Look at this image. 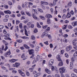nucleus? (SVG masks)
<instances>
[{
	"label": "nucleus",
	"mask_w": 77,
	"mask_h": 77,
	"mask_svg": "<svg viewBox=\"0 0 77 77\" xmlns=\"http://www.w3.org/2000/svg\"><path fill=\"white\" fill-rule=\"evenodd\" d=\"M62 17L63 18V19H65L66 15L65 14H63V15Z\"/></svg>",
	"instance_id": "obj_52"
},
{
	"label": "nucleus",
	"mask_w": 77,
	"mask_h": 77,
	"mask_svg": "<svg viewBox=\"0 0 77 77\" xmlns=\"http://www.w3.org/2000/svg\"><path fill=\"white\" fill-rule=\"evenodd\" d=\"M29 46H30V47H31V48H35V45L33 44H30Z\"/></svg>",
	"instance_id": "obj_36"
},
{
	"label": "nucleus",
	"mask_w": 77,
	"mask_h": 77,
	"mask_svg": "<svg viewBox=\"0 0 77 77\" xmlns=\"http://www.w3.org/2000/svg\"><path fill=\"white\" fill-rule=\"evenodd\" d=\"M29 3L27 2H25V8L27 9V6L29 5Z\"/></svg>",
	"instance_id": "obj_19"
},
{
	"label": "nucleus",
	"mask_w": 77,
	"mask_h": 77,
	"mask_svg": "<svg viewBox=\"0 0 77 77\" xmlns=\"http://www.w3.org/2000/svg\"><path fill=\"white\" fill-rule=\"evenodd\" d=\"M54 63V60L53 59L51 60L49 62V66L50 67L51 66V65H53V64Z\"/></svg>",
	"instance_id": "obj_4"
},
{
	"label": "nucleus",
	"mask_w": 77,
	"mask_h": 77,
	"mask_svg": "<svg viewBox=\"0 0 77 77\" xmlns=\"http://www.w3.org/2000/svg\"><path fill=\"white\" fill-rule=\"evenodd\" d=\"M25 33L26 36H29V35H28V33L27 32V30L26 29H25Z\"/></svg>",
	"instance_id": "obj_25"
},
{
	"label": "nucleus",
	"mask_w": 77,
	"mask_h": 77,
	"mask_svg": "<svg viewBox=\"0 0 77 77\" xmlns=\"http://www.w3.org/2000/svg\"><path fill=\"white\" fill-rule=\"evenodd\" d=\"M17 60H16L14 59L9 60L10 62H11V63H14V62H16V61H17Z\"/></svg>",
	"instance_id": "obj_11"
},
{
	"label": "nucleus",
	"mask_w": 77,
	"mask_h": 77,
	"mask_svg": "<svg viewBox=\"0 0 77 77\" xmlns=\"http://www.w3.org/2000/svg\"><path fill=\"white\" fill-rule=\"evenodd\" d=\"M72 48V46H67L66 47V51H70L71 49Z\"/></svg>",
	"instance_id": "obj_5"
},
{
	"label": "nucleus",
	"mask_w": 77,
	"mask_h": 77,
	"mask_svg": "<svg viewBox=\"0 0 77 77\" xmlns=\"http://www.w3.org/2000/svg\"><path fill=\"white\" fill-rule=\"evenodd\" d=\"M67 5L68 8H71V6H72V3H71V2H69Z\"/></svg>",
	"instance_id": "obj_18"
},
{
	"label": "nucleus",
	"mask_w": 77,
	"mask_h": 77,
	"mask_svg": "<svg viewBox=\"0 0 77 77\" xmlns=\"http://www.w3.org/2000/svg\"><path fill=\"white\" fill-rule=\"evenodd\" d=\"M34 33H37V32H38V29H37L36 28L35 29L34 31Z\"/></svg>",
	"instance_id": "obj_53"
},
{
	"label": "nucleus",
	"mask_w": 77,
	"mask_h": 77,
	"mask_svg": "<svg viewBox=\"0 0 77 77\" xmlns=\"http://www.w3.org/2000/svg\"><path fill=\"white\" fill-rule=\"evenodd\" d=\"M45 70V72L48 74H51V72L50 70L48 69H46Z\"/></svg>",
	"instance_id": "obj_10"
},
{
	"label": "nucleus",
	"mask_w": 77,
	"mask_h": 77,
	"mask_svg": "<svg viewBox=\"0 0 77 77\" xmlns=\"http://www.w3.org/2000/svg\"><path fill=\"white\" fill-rule=\"evenodd\" d=\"M63 65V62L62 61H61V62L59 63L58 64V66H62Z\"/></svg>",
	"instance_id": "obj_22"
},
{
	"label": "nucleus",
	"mask_w": 77,
	"mask_h": 77,
	"mask_svg": "<svg viewBox=\"0 0 77 77\" xmlns=\"http://www.w3.org/2000/svg\"><path fill=\"white\" fill-rule=\"evenodd\" d=\"M4 26L2 25H0V29H2L3 28H4Z\"/></svg>",
	"instance_id": "obj_56"
},
{
	"label": "nucleus",
	"mask_w": 77,
	"mask_h": 77,
	"mask_svg": "<svg viewBox=\"0 0 77 77\" xmlns=\"http://www.w3.org/2000/svg\"><path fill=\"white\" fill-rule=\"evenodd\" d=\"M4 37H5V38H4L6 40H8V38L10 37V34H5V35H4Z\"/></svg>",
	"instance_id": "obj_6"
},
{
	"label": "nucleus",
	"mask_w": 77,
	"mask_h": 77,
	"mask_svg": "<svg viewBox=\"0 0 77 77\" xmlns=\"http://www.w3.org/2000/svg\"><path fill=\"white\" fill-rule=\"evenodd\" d=\"M65 57H66L67 58H68V57H69V56L68 55V54H67V53H65Z\"/></svg>",
	"instance_id": "obj_51"
},
{
	"label": "nucleus",
	"mask_w": 77,
	"mask_h": 77,
	"mask_svg": "<svg viewBox=\"0 0 77 77\" xmlns=\"http://www.w3.org/2000/svg\"><path fill=\"white\" fill-rule=\"evenodd\" d=\"M41 6L42 9H43V10H45V5H42Z\"/></svg>",
	"instance_id": "obj_39"
},
{
	"label": "nucleus",
	"mask_w": 77,
	"mask_h": 77,
	"mask_svg": "<svg viewBox=\"0 0 77 77\" xmlns=\"http://www.w3.org/2000/svg\"><path fill=\"white\" fill-rule=\"evenodd\" d=\"M19 27L20 29H22L23 28V24L20 23L19 24Z\"/></svg>",
	"instance_id": "obj_46"
},
{
	"label": "nucleus",
	"mask_w": 77,
	"mask_h": 77,
	"mask_svg": "<svg viewBox=\"0 0 77 77\" xmlns=\"http://www.w3.org/2000/svg\"><path fill=\"white\" fill-rule=\"evenodd\" d=\"M1 68L2 69H6V67H5L3 66H1Z\"/></svg>",
	"instance_id": "obj_61"
},
{
	"label": "nucleus",
	"mask_w": 77,
	"mask_h": 77,
	"mask_svg": "<svg viewBox=\"0 0 77 77\" xmlns=\"http://www.w3.org/2000/svg\"><path fill=\"white\" fill-rule=\"evenodd\" d=\"M48 5L49 4L48 2L45 1H41V5Z\"/></svg>",
	"instance_id": "obj_3"
},
{
	"label": "nucleus",
	"mask_w": 77,
	"mask_h": 77,
	"mask_svg": "<svg viewBox=\"0 0 77 77\" xmlns=\"http://www.w3.org/2000/svg\"><path fill=\"white\" fill-rule=\"evenodd\" d=\"M8 21V19H4L3 20V21H4V22H7Z\"/></svg>",
	"instance_id": "obj_58"
},
{
	"label": "nucleus",
	"mask_w": 77,
	"mask_h": 77,
	"mask_svg": "<svg viewBox=\"0 0 77 77\" xmlns=\"http://www.w3.org/2000/svg\"><path fill=\"white\" fill-rule=\"evenodd\" d=\"M24 47H25V48L26 49H28L29 50V49H30V47H29V46H27V45L25 44L24 45Z\"/></svg>",
	"instance_id": "obj_17"
},
{
	"label": "nucleus",
	"mask_w": 77,
	"mask_h": 77,
	"mask_svg": "<svg viewBox=\"0 0 77 77\" xmlns=\"http://www.w3.org/2000/svg\"><path fill=\"white\" fill-rule=\"evenodd\" d=\"M26 15H27L28 16H29V17H31L32 16V15L31 14H30V13L29 12L26 11Z\"/></svg>",
	"instance_id": "obj_30"
},
{
	"label": "nucleus",
	"mask_w": 77,
	"mask_h": 77,
	"mask_svg": "<svg viewBox=\"0 0 77 77\" xmlns=\"http://www.w3.org/2000/svg\"><path fill=\"white\" fill-rule=\"evenodd\" d=\"M30 61L28 60L27 61L26 64L27 65H30L31 63Z\"/></svg>",
	"instance_id": "obj_31"
},
{
	"label": "nucleus",
	"mask_w": 77,
	"mask_h": 77,
	"mask_svg": "<svg viewBox=\"0 0 77 77\" xmlns=\"http://www.w3.org/2000/svg\"><path fill=\"white\" fill-rule=\"evenodd\" d=\"M72 25L73 27H75V26L77 25V21L73 22L72 23Z\"/></svg>",
	"instance_id": "obj_13"
},
{
	"label": "nucleus",
	"mask_w": 77,
	"mask_h": 77,
	"mask_svg": "<svg viewBox=\"0 0 77 77\" xmlns=\"http://www.w3.org/2000/svg\"><path fill=\"white\" fill-rule=\"evenodd\" d=\"M29 71L31 72H32L33 71V69H32V68H30L29 69Z\"/></svg>",
	"instance_id": "obj_41"
},
{
	"label": "nucleus",
	"mask_w": 77,
	"mask_h": 77,
	"mask_svg": "<svg viewBox=\"0 0 77 77\" xmlns=\"http://www.w3.org/2000/svg\"><path fill=\"white\" fill-rule=\"evenodd\" d=\"M50 11L51 14H53V9L52 8H51Z\"/></svg>",
	"instance_id": "obj_57"
},
{
	"label": "nucleus",
	"mask_w": 77,
	"mask_h": 77,
	"mask_svg": "<svg viewBox=\"0 0 77 77\" xmlns=\"http://www.w3.org/2000/svg\"><path fill=\"white\" fill-rule=\"evenodd\" d=\"M51 70L52 71H54V69H55V68H54V66H51Z\"/></svg>",
	"instance_id": "obj_44"
},
{
	"label": "nucleus",
	"mask_w": 77,
	"mask_h": 77,
	"mask_svg": "<svg viewBox=\"0 0 77 77\" xmlns=\"http://www.w3.org/2000/svg\"><path fill=\"white\" fill-rule=\"evenodd\" d=\"M72 77H77V75L74 73H72L71 74Z\"/></svg>",
	"instance_id": "obj_28"
},
{
	"label": "nucleus",
	"mask_w": 77,
	"mask_h": 77,
	"mask_svg": "<svg viewBox=\"0 0 77 77\" xmlns=\"http://www.w3.org/2000/svg\"><path fill=\"white\" fill-rule=\"evenodd\" d=\"M72 77H77V75L74 73H72L71 74Z\"/></svg>",
	"instance_id": "obj_29"
},
{
	"label": "nucleus",
	"mask_w": 77,
	"mask_h": 77,
	"mask_svg": "<svg viewBox=\"0 0 77 77\" xmlns=\"http://www.w3.org/2000/svg\"><path fill=\"white\" fill-rule=\"evenodd\" d=\"M39 47L37 46L36 47V48H35V50L36 51H39Z\"/></svg>",
	"instance_id": "obj_40"
},
{
	"label": "nucleus",
	"mask_w": 77,
	"mask_h": 77,
	"mask_svg": "<svg viewBox=\"0 0 77 77\" xmlns=\"http://www.w3.org/2000/svg\"><path fill=\"white\" fill-rule=\"evenodd\" d=\"M35 52L34 49H30L29 50V54H33Z\"/></svg>",
	"instance_id": "obj_8"
},
{
	"label": "nucleus",
	"mask_w": 77,
	"mask_h": 77,
	"mask_svg": "<svg viewBox=\"0 0 77 77\" xmlns=\"http://www.w3.org/2000/svg\"><path fill=\"white\" fill-rule=\"evenodd\" d=\"M48 27V26L47 25H46L45 26H42V28H43V29H46V28H47V27Z\"/></svg>",
	"instance_id": "obj_45"
},
{
	"label": "nucleus",
	"mask_w": 77,
	"mask_h": 77,
	"mask_svg": "<svg viewBox=\"0 0 77 77\" xmlns=\"http://www.w3.org/2000/svg\"><path fill=\"white\" fill-rule=\"evenodd\" d=\"M73 68V65L72 64H71L70 65V69H72Z\"/></svg>",
	"instance_id": "obj_47"
},
{
	"label": "nucleus",
	"mask_w": 77,
	"mask_h": 77,
	"mask_svg": "<svg viewBox=\"0 0 77 77\" xmlns=\"http://www.w3.org/2000/svg\"><path fill=\"white\" fill-rule=\"evenodd\" d=\"M4 12L5 14H11V11L9 10L5 11Z\"/></svg>",
	"instance_id": "obj_14"
},
{
	"label": "nucleus",
	"mask_w": 77,
	"mask_h": 77,
	"mask_svg": "<svg viewBox=\"0 0 77 77\" xmlns=\"http://www.w3.org/2000/svg\"><path fill=\"white\" fill-rule=\"evenodd\" d=\"M20 23V21H19L18 20H16V24H18Z\"/></svg>",
	"instance_id": "obj_42"
},
{
	"label": "nucleus",
	"mask_w": 77,
	"mask_h": 77,
	"mask_svg": "<svg viewBox=\"0 0 77 77\" xmlns=\"http://www.w3.org/2000/svg\"><path fill=\"white\" fill-rule=\"evenodd\" d=\"M68 27L69 29H71L73 28L72 26L71 25H68Z\"/></svg>",
	"instance_id": "obj_32"
},
{
	"label": "nucleus",
	"mask_w": 77,
	"mask_h": 77,
	"mask_svg": "<svg viewBox=\"0 0 77 77\" xmlns=\"http://www.w3.org/2000/svg\"><path fill=\"white\" fill-rule=\"evenodd\" d=\"M39 17L43 20H45V18L43 16H39Z\"/></svg>",
	"instance_id": "obj_16"
},
{
	"label": "nucleus",
	"mask_w": 77,
	"mask_h": 77,
	"mask_svg": "<svg viewBox=\"0 0 77 77\" xmlns=\"http://www.w3.org/2000/svg\"><path fill=\"white\" fill-rule=\"evenodd\" d=\"M47 23L48 24H50V23H51L50 19H47Z\"/></svg>",
	"instance_id": "obj_27"
},
{
	"label": "nucleus",
	"mask_w": 77,
	"mask_h": 77,
	"mask_svg": "<svg viewBox=\"0 0 77 77\" xmlns=\"http://www.w3.org/2000/svg\"><path fill=\"white\" fill-rule=\"evenodd\" d=\"M4 8L5 9H8L9 8V7L8 5H5V6Z\"/></svg>",
	"instance_id": "obj_62"
},
{
	"label": "nucleus",
	"mask_w": 77,
	"mask_h": 77,
	"mask_svg": "<svg viewBox=\"0 0 77 77\" xmlns=\"http://www.w3.org/2000/svg\"><path fill=\"white\" fill-rule=\"evenodd\" d=\"M37 26L38 28H41V26L39 25V24L38 23H37Z\"/></svg>",
	"instance_id": "obj_43"
},
{
	"label": "nucleus",
	"mask_w": 77,
	"mask_h": 77,
	"mask_svg": "<svg viewBox=\"0 0 77 77\" xmlns=\"http://www.w3.org/2000/svg\"><path fill=\"white\" fill-rule=\"evenodd\" d=\"M74 32H77V27H76L75 28V29L74 30Z\"/></svg>",
	"instance_id": "obj_64"
},
{
	"label": "nucleus",
	"mask_w": 77,
	"mask_h": 77,
	"mask_svg": "<svg viewBox=\"0 0 77 77\" xmlns=\"http://www.w3.org/2000/svg\"><path fill=\"white\" fill-rule=\"evenodd\" d=\"M48 32H47V31H45V32H44L43 34L45 36H48Z\"/></svg>",
	"instance_id": "obj_15"
},
{
	"label": "nucleus",
	"mask_w": 77,
	"mask_h": 77,
	"mask_svg": "<svg viewBox=\"0 0 77 77\" xmlns=\"http://www.w3.org/2000/svg\"><path fill=\"white\" fill-rule=\"evenodd\" d=\"M73 71L74 72H75L76 73H77V69H73Z\"/></svg>",
	"instance_id": "obj_59"
},
{
	"label": "nucleus",
	"mask_w": 77,
	"mask_h": 77,
	"mask_svg": "<svg viewBox=\"0 0 77 77\" xmlns=\"http://www.w3.org/2000/svg\"><path fill=\"white\" fill-rule=\"evenodd\" d=\"M17 42H19V43H21V42H23V41L21 39L17 40Z\"/></svg>",
	"instance_id": "obj_35"
},
{
	"label": "nucleus",
	"mask_w": 77,
	"mask_h": 77,
	"mask_svg": "<svg viewBox=\"0 0 77 77\" xmlns=\"http://www.w3.org/2000/svg\"><path fill=\"white\" fill-rule=\"evenodd\" d=\"M35 37L34 35H32L31 36V39L32 40H35Z\"/></svg>",
	"instance_id": "obj_24"
},
{
	"label": "nucleus",
	"mask_w": 77,
	"mask_h": 77,
	"mask_svg": "<svg viewBox=\"0 0 77 77\" xmlns=\"http://www.w3.org/2000/svg\"><path fill=\"white\" fill-rule=\"evenodd\" d=\"M26 74L27 76H29L30 75V73L28 71H26Z\"/></svg>",
	"instance_id": "obj_33"
},
{
	"label": "nucleus",
	"mask_w": 77,
	"mask_h": 77,
	"mask_svg": "<svg viewBox=\"0 0 77 77\" xmlns=\"http://www.w3.org/2000/svg\"><path fill=\"white\" fill-rule=\"evenodd\" d=\"M2 42H3V43L4 44H5L6 45H8V42H6V41L5 40H3Z\"/></svg>",
	"instance_id": "obj_34"
},
{
	"label": "nucleus",
	"mask_w": 77,
	"mask_h": 77,
	"mask_svg": "<svg viewBox=\"0 0 77 77\" xmlns=\"http://www.w3.org/2000/svg\"><path fill=\"white\" fill-rule=\"evenodd\" d=\"M32 16L35 20H36L37 19V17L36 16V15H34V14H32Z\"/></svg>",
	"instance_id": "obj_26"
},
{
	"label": "nucleus",
	"mask_w": 77,
	"mask_h": 77,
	"mask_svg": "<svg viewBox=\"0 0 77 77\" xmlns=\"http://www.w3.org/2000/svg\"><path fill=\"white\" fill-rule=\"evenodd\" d=\"M45 18H51L52 17V16L50 14H46L45 15Z\"/></svg>",
	"instance_id": "obj_9"
},
{
	"label": "nucleus",
	"mask_w": 77,
	"mask_h": 77,
	"mask_svg": "<svg viewBox=\"0 0 77 77\" xmlns=\"http://www.w3.org/2000/svg\"><path fill=\"white\" fill-rule=\"evenodd\" d=\"M18 9H19V10H21V6L20 5L18 6Z\"/></svg>",
	"instance_id": "obj_54"
},
{
	"label": "nucleus",
	"mask_w": 77,
	"mask_h": 77,
	"mask_svg": "<svg viewBox=\"0 0 77 77\" xmlns=\"http://www.w3.org/2000/svg\"><path fill=\"white\" fill-rule=\"evenodd\" d=\"M20 14H21L22 15H26V14L24 12V11L22 10L20 11Z\"/></svg>",
	"instance_id": "obj_21"
},
{
	"label": "nucleus",
	"mask_w": 77,
	"mask_h": 77,
	"mask_svg": "<svg viewBox=\"0 0 77 77\" xmlns=\"http://www.w3.org/2000/svg\"><path fill=\"white\" fill-rule=\"evenodd\" d=\"M37 10L38 11V12H41V13H44L43 10L41 8H38Z\"/></svg>",
	"instance_id": "obj_20"
},
{
	"label": "nucleus",
	"mask_w": 77,
	"mask_h": 77,
	"mask_svg": "<svg viewBox=\"0 0 77 77\" xmlns=\"http://www.w3.org/2000/svg\"><path fill=\"white\" fill-rule=\"evenodd\" d=\"M65 71H66V68L65 67H62L59 69V72L61 74L65 72Z\"/></svg>",
	"instance_id": "obj_1"
},
{
	"label": "nucleus",
	"mask_w": 77,
	"mask_h": 77,
	"mask_svg": "<svg viewBox=\"0 0 77 77\" xmlns=\"http://www.w3.org/2000/svg\"><path fill=\"white\" fill-rule=\"evenodd\" d=\"M8 3L9 5H10V6H12V2L9 1Z\"/></svg>",
	"instance_id": "obj_50"
},
{
	"label": "nucleus",
	"mask_w": 77,
	"mask_h": 77,
	"mask_svg": "<svg viewBox=\"0 0 77 77\" xmlns=\"http://www.w3.org/2000/svg\"><path fill=\"white\" fill-rule=\"evenodd\" d=\"M40 58V57H39V55H37L36 57V59L37 60H39V58Z\"/></svg>",
	"instance_id": "obj_48"
},
{
	"label": "nucleus",
	"mask_w": 77,
	"mask_h": 77,
	"mask_svg": "<svg viewBox=\"0 0 77 77\" xmlns=\"http://www.w3.org/2000/svg\"><path fill=\"white\" fill-rule=\"evenodd\" d=\"M66 27H67V25H64L63 27V29L64 30L65 29H66Z\"/></svg>",
	"instance_id": "obj_38"
},
{
	"label": "nucleus",
	"mask_w": 77,
	"mask_h": 77,
	"mask_svg": "<svg viewBox=\"0 0 77 77\" xmlns=\"http://www.w3.org/2000/svg\"><path fill=\"white\" fill-rule=\"evenodd\" d=\"M71 14H70L69 12H68L66 15V18H70V17H71Z\"/></svg>",
	"instance_id": "obj_12"
},
{
	"label": "nucleus",
	"mask_w": 77,
	"mask_h": 77,
	"mask_svg": "<svg viewBox=\"0 0 77 77\" xmlns=\"http://www.w3.org/2000/svg\"><path fill=\"white\" fill-rule=\"evenodd\" d=\"M36 11V9H33L32 10V13L33 14H35V11Z\"/></svg>",
	"instance_id": "obj_37"
},
{
	"label": "nucleus",
	"mask_w": 77,
	"mask_h": 77,
	"mask_svg": "<svg viewBox=\"0 0 77 77\" xmlns=\"http://www.w3.org/2000/svg\"><path fill=\"white\" fill-rule=\"evenodd\" d=\"M55 77H60L59 74H56L55 75Z\"/></svg>",
	"instance_id": "obj_49"
},
{
	"label": "nucleus",
	"mask_w": 77,
	"mask_h": 77,
	"mask_svg": "<svg viewBox=\"0 0 77 77\" xmlns=\"http://www.w3.org/2000/svg\"><path fill=\"white\" fill-rule=\"evenodd\" d=\"M18 71L19 73H20V74L22 76H23V77H24V76H25V74H24V72H23L22 71H21V70H18Z\"/></svg>",
	"instance_id": "obj_7"
},
{
	"label": "nucleus",
	"mask_w": 77,
	"mask_h": 77,
	"mask_svg": "<svg viewBox=\"0 0 77 77\" xmlns=\"http://www.w3.org/2000/svg\"><path fill=\"white\" fill-rule=\"evenodd\" d=\"M11 51H8L4 54V56L6 57H9V56L11 55Z\"/></svg>",
	"instance_id": "obj_2"
},
{
	"label": "nucleus",
	"mask_w": 77,
	"mask_h": 77,
	"mask_svg": "<svg viewBox=\"0 0 77 77\" xmlns=\"http://www.w3.org/2000/svg\"><path fill=\"white\" fill-rule=\"evenodd\" d=\"M16 66V67L18 68L20 65V63H15Z\"/></svg>",
	"instance_id": "obj_23"
},
{
	"label": "nucleus",
	"mask_w": 77,
	"mask_h": 77,
	"mask_svg": "<svg viewBox=\"0 0 77 77\" xmlns=\"http://www.w3.org/2000/svg\"><path fill=\"white\" fill-rule=\"evenodd\" d=\"M68 36V35L67 34H65L64 35V38H67Z\"/></svg>",
	"instance_id": "obj_60"
},
{
	"label": "nucleus",
	"mask_w": 77,
	"mask_h": 77,
	"mask_svg": "<svg viewBox=\"0 0 77 77\" xmlns=\"http://www.w3.org/2000/svg\"><path fill=\"white\" fill-rule=\"evenodd\" d=\"M73 56H74V57H77V54L75 52L74 54L73 55Z\"/></svg>",
	"instance_id": "obj_63"
},
{
	"label": "nucleus",
	"mask_w": 77,
	"mask_h": 77,
	"mask_svg": "<svg viewBox=\"0 0 77 77\" xmlns=\"http://www.w3.org/2000/svg\"><path fill=\"white\" fill-rule=\"evenodd\" d=\"M63 41L65 43H66L67 42V40L66 38H64L63 39Z\"/></svg>",
	"instance_id": "obj_55"
}]
</instances>
